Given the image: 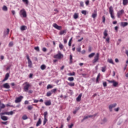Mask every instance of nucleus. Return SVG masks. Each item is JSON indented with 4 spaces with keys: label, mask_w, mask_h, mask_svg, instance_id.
<instances>
[{
    "label": "nucleus",
    "mask_w": 128,
    "mask_h": 128,
    "mask_svg": "<svg viewBox=\"0 0 128 128\" xmlns=\"http://www.w3.org/2000/svg\"><path fill=\"white\" fill-rule=\"evenodd\" d=\"M32 86V84L30 82H26L23 84V90L26 92H28L30 88Z\"/></svg>",
    "instance_id": "f257e3e1"
},
{
    "label": "nucleus",
    "mask_w": 128,
    "mask_h": 128,
    "mask_svg": "<svg viewBox=\"0 0 128 128\" xmlns=\"http://www.w3.org/2000/svg\"><path fill=\"white\" fill-rule=\"evenodd\" d=\"M109 12L110 16L112 20H116V17H114V8L112 6H110L109 8Z\"/></svg>",
    "instance_id": "f03ea898"
},
{
    "label": "nucleus",
    "mask_w": 128,
    "mask_h": 128,
    "mask_svg": "<svg viewBox=\"0 0 128 128\" xmlns=\"http://www.w3.org/2000/svg\"><path fill=\"white\" fill-rule=\"evenodd\" d=\"M62 58H64V54L60 52H58V54L54 56V58H56L57 60H62Z\"/></svg>",
    "instance_id": "7ed1b4c3"
},
{
    "label": "nucleus",
    "mask_w": 128,
    "mask_h": 128,
    "mask_svg": "<svg viewBox=\"0 0 128 128\" xmlns=\"http://www.w3.org/2000/svg\"><path fill=\"white\" fill-rule=\"evenodd\" d=\"M26 58L28 60V68H32V60L30 58V56L28 54L26 56Z\"/></svg>",
    "instance_id": "20e7f679"
},
{
    "label": "nucleus",
    "mask_w": 128,
    "mask_h": 128,
    "mask_svg": "<svg viewBox=\"0 0 128 128\" xmlns=\"http://www.w3.org/2000/svg\"><path fill=\"white\" fill-rule=\"evenodd\" d=\"M100 58V54L96 53V56L94 57V59L92 60L93 64H96V62H97L99 60Z\"/></svg>",
    "instance_id": "39448f33"
},
{
    "label": "nucleus",
    "mask_w": 128,
    "mask_h": 128,
    "mask_svg": "<svg viewBox=\"0 0 128 128\" xmlns=\"http://www.w3.org/2000/svg\"><path fill=\"white\" fill-rule=\"evenodd\" d=\"M107 82H108L110 84H113V86L116 88L118 84V82H116L114 80H107Z\"/></svg>",
    "instance_id": "423d86ee"
},
{
    "label": "nucleus",
    "mask_w": 128,
    "mask_h": 128,
    "mask_svg": "<svg viewBox=\"0 0 128 128\" xmlns=\"http://www.w3.org/2000/svg\"><path fill=\"white\" fill-rule=\"evenodd\" d=\"M20 16H22L23 18H26V12L24 9L20 10Z\"/></svg>",
    "instance_id": "0eeeda50"
},
{
    "label": "nucleus",
    "mask_w": 128,
    "mask_h": 128,
    "mask_svg": "<svg viewBox=\"0 0 128 128\" xmlns=\"http://www.w3.org/2000/svg\"><path fill=\"white\" fill-rule=\"evenodd\" d=\"M124 14V10H121L120 11H118L117 12V16L118 18H120V16H122Z\"/></svg>",
    "instance_id": "6e6552de"
},
{
    "label": "nucleus",
    "mask_w": 128,
    "mask_h": 128,
    "mask_svg": "<svg viewBox=\"0 0 128 128\" xmlns=\"http://www.w3.org/2000/svg\"><path fill=\"white\" fill-rule=\"evenodd\" d=\"M24 98V96H20L19 97H18L16 98L15 100L16 104H18V102H22V100Z\"/></svg>",
    "instance_id": "1a4fd4ad"
},
{
    "label": "nucleus",
    "mask_w": 128,
    "mask_h": 128,
    "mask_svg": "<svg viewBox=\"0 0 128 128\" xmlns=\"http://www.w3.org/2000/svg\"><path fill=\"white\" fill-rule=\"evenodd\" d=\"M53 26L54 28H56V30H62V26H58L56 24H54Z\"/></svg>",
    "instance_id": "9d476101"
},
{
    "label": "nucleus",
    "mask_w": 128,
    "mask_h": 128,
    "mask_svg": "<svg viewBox=\"0 0 128 128\" xmlns=\"http://www.w3.org/2000/svg\"><path fill=\"white\" fill-rule=\"evenodd\" d=\"M116 103L114 104L110 105L108 108H109V110H110V112H112L113 108H116Z\"/></svg>",
    "instance_id": "9b49d317"
},
{
    "label": "nucleus",
    "mask_w": 128,
    "mask_h": 128,
    "mask_svg": "<svg viewBox=\"0 0 128 128\" xmlns=\"http://www.w3.org/2000/svg\"><path fill=\"white\" fill-rule=\"evenodd\" d=\"M4 88H10V84H8V83H5L4 84H3L2 86Z\"/></svg>",
    "instance_id": "f8f14e48"
},
{
    "label": "nucleus",
    "mask_w": 128,
    "mask_h": 128,
    "mask_svg": "<svg viewBox=\"0 0 128 128\" xmlns=\"http://www.w3.org/2000/svg\"><path fill=\"white\" fill-rule=\"evenodd\" d=\"M9 78H10V74L7 73L6 74L4 79L2 80V82H6V80H8Z\"/></svg>",
    "instance_id": "ddd939ff"
},
{
    "label": "nucleus",
    "mask_w": 128,
    "mask_h": 128,
    "mask_svg": "<svg viewBox=\"0 0 128 128\" xmlns=\"http://www.w3.org/2000/svg\"><path fill=\"white\" fill-rule=\"evenodd\" d=\"M92 16L93 18H96V16H98V13L96 12V10H94V13L92 14Z\"/></svg>",
    "instance_id": "4468645a"
},
{
    "label": "nucleus",
    "mask_w": 128,
    "mask_h": 128,
    "mask_svg": "<svg viewBox=\"0 0 128 128\" xmlns=\"http://www.w3.org/2000/svg\"><path fill=\"white\" fill-rule=\"evenodd\" d=\"M108 122V118H104L102 120H101V124H106V122Z\"/></svg>",
    "instance_id": "2eb2a0df"
},
{
    "label": "nucleus",
    "mask_w": 128,
    "mask_h": 128,
    "mask_svg": "<svg viewBox=\"0 0 128 128\" xmlns=\"http://www.w3.org/2000/svg\"><path fill=\"white\" fill-rule=\"evenodd\" d=\"M44 104L46 106H50L52 104V102L50 100H48L44 102Z\"/></svg>",
    "instance_id": "dca6fc26"
},
{
    "label": "nucleus",
    "mask_w": 128,
    "mask_h": 128,
    "mask_svg": "<svg viewBox=\"0 0 128 128\" xmlns=\"http://www.w3.org/2000/svg\"><path fill=\"white\" fill-rule=\"evenodd\" d=\"M66 34V30H61L59 34H60V36H62V34Z\"/></svg>",
    "instance_id": "f3484780"
},
{
    "label": "nucleus",
    "mask_w": 128,
    "mask_h": 128,
    "mask_svg": "<svg viewBox=\"0 0 128 128\" xmlns=\"http://www.w3.org/2000/svg\"><path fill=\"white\" fill-rule=\"evenodd\" d=\"M40 124H42V120L40 118L36 124V126H38Z\"/></svg>",
    "instance_id": "a211bd4d"
},
{
    "label": "nucleus",
    "mask_w": 128,
    "mask_h": 128,
    "mask_svg": "<svg viewBox=\"0 0 128 128\" xmlns=\"http://www.w3.org/2000/svg\"><path fill=\"white\" fill-rule=\"evenodd\" d=\"M128 25V22H121V26L124 28V26H126Z\"/></svg>",
    "instance_id": "6ab92c4d"
},
{
    "label": "nucleus",
    "mask_w": 128,
    "mask_h": 128,
    "mask_svg": "<svg viewBox=\"0 0 128 128\" xmlns=\"http://www.w3.org/2000/svg\"><path fill=\"white\" fill-rule=\"evenodd\" d=\"M82 94H80L78 95V96L76 98V101L77 102H80L82 100Z\"/></svg>",
    "instance_id": "aec40b11"
},
{
    "label": "nucleus",
    "mask_w": 128,
    "mask_h": 128,
    "mask_svg": "<svg viewBox=\"0 0 128 128\" xmlns=\"http://www.w3.org/2000/svg\"><path fill=\"white\" fill-rule=\"evenodd\" d=\"M74 18L76 20V18H78V13H74L73 16Z\"/></svg>",
    "instance_id": "412c9836"
},
{
    "label": "nucleus",
    "mask_w": 128,
    "mask_h": 128,
    "mask_svg": "<svg viewBox=\"0 0 128 128\" xmlns=\"http://www.w3.org/2000/svg\"><path fill=\"white\" fill-rule=\"evenodd\" d=\"M95 54H96V53L92 52L88 56L90 58H94V56Z\"/></svg>",
    "instance_id": "4be33fe9"
},
{
    "label": "nucleus",
    "mask_w": 128,
    "mask_h": 128,
    "mask_svg": "<svg viewBox=\"0 0 128 128\" xmlns=\"http://www.w3.org/2000/svg\"><path fill=\"white\" fill-rule=\"evenodd\" d=\"M28 28L26 27V26H22L20 27V30H26Z\"/></svg>",
    "instance_id": "5701e85b"
},
{
    "label": "nucleus",
    "mask_w": 128,
    "mask_h": 128,
    "mask_svg": "<svg viewBox=\"0 0 128 128\" xmlns=\"http://www.w3.org/2000/svg\"><path fill=\"white\" fill-rule=\"evenodd\" d=\"M1 120H8V117H6V116H2Z\"/></svg>",
    "instance_id": "b1692460"
},
{
    "label": "nucleus",
    "mask_w": 128,
    "mask_h": 128,
    "mask_svg": "<svg viewBox=\"0 0 128 128\" xmlns=\"http://www.w3.org/2000/svg\"><path fill=\"white\" fill-rule=\"evenodd\" d=\"M52 91H49V92H47L46 96H52Z\"/></svg>",
    "instance_id": "393cba45"
},
{
    "label": "nucleus",
    "mask_w": 128,
    "mask_h": 128,
    "mask_svg": "<svg viewBox=\"0 0 128 128\" xmlns=\"http://www.w3.org/2000/svg\"><path fill=\"white\" fill-rule=\"evenodd\" d=\"M100 78V74H98L96 77V84H98V78Z\"/></svg>",
    "instance_id": "a878e982"
},
{
    "label": "nucleus",
    "mask_w": 128,
    "mask_h": 128,
    "mask_svg": "<svg viewBox=\"0 0 128 128\" xmlns=\"http://www.w3.org/2000/svg\"><path fill=\"white\" fill-rule=\"evenodd\" d=\"M40 68L42 70H44L46 68V66L44 64H42L40 66Z\"/></svg>",
    "instance_id": "bb28decb"
},
{
    "label": "nucleus",
    "mask_w": 128,
    "mask_h": 128,
    "mask_svg": "<svg viewBox=\"0 0 128 128\" xmlns=\"http://www.w3.org/2000/svg\"><path fill=\"white\" fill-rule=\"evenodd\" d=\"M123 6H126L128 4V0H122Z\"/></svg>",
    "instance_id": "cd10ccee"
},
{
    "label": "nucleus",
    "mask_w": 128,
    "mask_h": 128,
    "mask_svg": "<svg viewBox=\"0 0 128 128\" xmlns=\"http://www.w3.org/2000/svg\"><path fill=\"white\" fill-rule=\"evenodd\" d=\"M2 10L4 12H8V7H6V6H3V7L2 8Z\"/></svg>",
    "instance_id": "c85d7f7f"
},
{
    "label": "nucleus",
    "mask_w": 128,
    "mask_h": 128,
    "mask_svg": "<svg viewBox=\"0 0 128 128\" xmlns=\"http://www.w3.org/2000/svg\"><path fill=\"white\" fill-rule=\"evenodd\" d=\"M68 80H69V82H74V77H68Z\"/></svg>",
    "instance_id": "c756f323"
},
{
    "label": "nucleus",
    "mask_w": 128,
    "mask_h": 128,
    "mask_svg": "<svg viewBox=\"0 0 128 128\" xmlns=\"http://www.w3.org/2000/svg\"><path fill=\"white\" fill-rule=\"evenodd\" d=\"M70 64H72V54L70 56Z\"/></svg>",
    "instance_id": "7c9ffc66"
},
{
    "label": "nucleus",
    "mask_w": 128,
    "mask_h": 128,
    "mask_svg": "<svg viewBox=\"0 0 128 128\" xmlns=\"http://www.w3.org/2000/svg\"><path fill=\"white\" fill-rule=\"evenodd\" d=\"M68 84L70 86H74V82H68Z\"/></svg>",
    "instance_id": "2f4dec72"
},
{
    "label": "nucleus",
    "mask_w": 128,
    "mask_h": 128,
    "mask_svg": "<svg viewBox=\"0 0 128 128\" xmlns=\"http://www.w3.org/2000/svg\"><path fill=\"white\" fill-rule=\"evenodd\" d=\"M102 72H106V66L102 67Z\"/></svg>",
    "instance_id": "473e14b6"
},
{
    "label": "nucleus",
    "mask_w": 128,
    "mask_h": 128,
    "mask_svg": "<svg viewBox=\"0 0 128 128\" xmlns=\"http://www.w3.org/2000/svg\"><path fill=\"white\" fill-rule=\"evenodd\" d=\"M75 75H76V73L74 72H72V73L70 72L68 74V76H75Z\"/></svg>",
    "instance_id": "72a5a7b5"
},
{
    "label": "nucleus",
    "mask_w": 128,
    "mask_h": 128,
    "mask_svg": "<svg viewBox=\"0 0 128 128\" xmlns=\"http://www.w3.org/2000/svg\"><path fill=\"white\" fill-rule=\"evenodd\" d=\"M7 114L8 116H12V114H14V112L12 111H10V112H7Z\"/></svg>",
    "instance_id": "f704fd0d"
},
{
    "label": "nucleus",
    "mask_w": 128,
    "mask_h": 128,
    "mask_svg": "<svg viewBox=\"0 0 128 128\" xmlns=\"http://www.w3.org/2000/svg\"><path fill=\"white\" fill-rule=\"evenodd\" d=\"M6 108V106L4 105V104H1L0 106V108H1V110H2V108Z\"/></svg>",
    "instance_id": "c9c22d12"
},
{
    "label": "nucleus",
    "mask_w": 128,
    "mask_h": 128,
    "mask_svg": "<svg viewBox=\"0 0 128 128\" xmlns=\"http://www.w3.org/2000/svg\"><path fill=\"white\" fill-rule=\"evenodd\" d=\"M108 62H110V64H114V60H112V59H108Z\"/></svg>",
    "instance_id": "e433bc0d"
},
{
    "label": "nucleus",
    "mask_w": 128,
    "mask_h": 128,
    "mask_svg": "<svg viewBox=\"0 0 128 128\" xmlns=\"http://www.w3.org/2000/svg\"><path fill=\"white\" fill-rule=\"evenodd\" d=\"M47 122H48V119L46 118H44L43 125L44 126V124H46Z\"/></svg>",
    "instance_id": "4c0bfd02"
},
{
    "label": "nucleus",
    "mask_w": 128,
    "mask_h": 128,
    "mask_svg": "<svg viewBox=\"0 0 128 128\" xmlns=\"http://www.w3.org/2000/svg\"><path fill=\"white\" fill-rule=\"evenodd\" d=\"M47 90H50V88H52V86L50 84H48L46 87Z\"/></svg>",
    "instance_id": "58836bf2"
},
{
    "label": "nucleus",
    "mask_w": 128,
    "mask_h": 128,
    "mask_svg": "<svg viewBox=\"0 0 128 128\" xmlns=\"http://www.w3.org/2000/svg\"><path fill=\"white\" fill-rule=\"evenodd\" d=\"M14 46V42H10L9 43V44H8V46H9L10 48L12 46Z\"/></svg>",
    "instance_id": "ea45409f"
},
{
    "label": "nucleus",
    "mask_w": 128,
    "mask_h": 128,
    "mask_svg": "<svg viewBox=\"0 0 128 128\" xmlns=\"http://www.w3.org/2000/svg\"><path fill=\"white\" fill-rule=\"evenodd\" d=\"M104 36H108V31L105 30L104 32Z\"/></svg>",
    "instance_id": "a19ab883"
},
{
    "label": "nucleus",
    "mask_w": 128,
    "mask_h": 128,
    "mask_svg": "<svg viewBox=\"0 0 128 128\" xmlns=\"http://www.w3.org/2000/svg\"><path fill=\"white\" fill-rule=\"evenodd\" d=\"M28 110H32V108H34V107L32 106H28Z\"/></svg>",
    "instance_id": "79ce46f5"
},
{
    "label": "nucleus",
    "mask_w": 128,
    "mask_h": 128,
    "mask_svg": "<svg viewBox=\"0 0 128 128\" xmlns=\"http://www.w3.org/2000/svg\"><path fill=\"white\" fill-rule=\"evenodd\" d=\"M59 48H60V50H62V48H64V45H62V44H60Z\"/></svg>",
    "instance_id": "37998d69"
},
{
    "label": "nucleus",
    "mask_w": 128,
    "mask_h": 128,
    "mask_svg": "<svg viewBox=\"0 0 128 128\" xmlns=\"http://www.w3.org/2000/svg\"><path fill=\"white\" fill-rule=\"evenodd\" d=\"M22 118L24 120H28V116H26V115H24L22 117Z\"/></svg>",
    "instance_id": "c03bdc74"
},
{
    "label": "nucleus",
    "mask_w": 128,
    "mask_h": 128,
    "mask_svg": "<svg viewBox=\"0 0 128 128\" xmlns=\"http://www.w3.org/2000/svg\"><path fill=\"white\" fill-rule=\"evenodd\" d=\"M82 14H84V16H86V11L84 10H83L82 11Z\"/></svg>",
    "instance_id": "a18cd8bd"
},
{
    "label": "nucleus",
    "mask_w": 128,
    "mask_h": 128,
    "mask_svg": "<svg viewBox=\"0 0 128 128\" xmlns=\"http://www.w3.org/2000/svg\"><path fill=\"white\" fill-rule=\"evenodd\" d=\"M4 114H8V112H1L0 114V116H3Z\"/></svg>",
    "instance_id": "49530a36"
},
{
    "label": "nucleus",
    "mask_w": 128,
    "mask_h": 128,
    "mask_svg": "<svg viewBox=\"0 0 128 128\" xmlns=\"http://www.w3.org/2000/svg\"><path fill=\"white\" fill-rule=\"evenodd\" d=\"M102 22L104 24V22H106V16H102Z\"/></svg>",
    "instance_id": "de8ad7c7"
},
{
    "label": "nucleus",
    "mask_w": 128,
    "mask_h": 128,
    "mask_svg": "<svg viewBox=\"0 0 128 128\" xmlns=\"http://www.w3.org/2000/svg\"><path fill=\"white\" fill-rule=\"evenodd\" d=\"M23 2H25L26 4H28V0H22Z\"/></svg>",
    "instance_id": "09e8293b"
},
{
    "label": "nucleus",
    "mask_w": 128,
    "mask_h": 128,
    "mask_svg": "<svg viewBox=\"0 0 128 128\" xmlns=\"http://www.w3.org/2000/svg\"><path fill=\"white\" fill-rule=\"evenodd\" d=\"M51 92H54V94H56V88H54L51 90Z\"/></svg>",
    "instance_id": "8fccbe9b"
},
{
    "label": "nucleus",
    "mask_w": 128,
    "mask_h": 128,
    "mask_svg": "<svg viewBox=\"0 0 128 128\" xmlns=\"http://www.w3.org/2000/svg\"><path fill=\"white\" fill-rule=\"evenodd\" d=\"M34 50L37 52H40V48L38 46L34 47Z\"/></svg>",
    "instance_id": "3c124183"
},
{
    "label": "nucleus",
    "mask_w": 128,
    "mask_h": 128,
    "mask_svg": "<svg viewBox=\"0 0 128 128\" xmlns=\"http://www.w3.org/2000/svg\"><path fill=\"white\" fill-rule=\"evenodd\" d=\"M44 118H46V116H48V112H44Z\"/></svg>",
    "instance_id": "603ef678"
},
{
    "label": "nucleus",
    "mask_w": 128,
    "mask_h": 128,
    "mask_svg": "<svg viewBox=\"0 0 128 128\" xmlns=\"http://www.w3.org/2000/svg\"><path fill=\"white\" fill-rule=\"evenodd\" d=\"M85 4L86 6H88V4H90V1L88 0H86L85 2Z\"/></svg>",
    "instance_id": "864d4df0"
},
{
    "label": "nucleus",
    "mask_w": 128,
    "mask_h": 128,
    "mask_svg": "<svg viewBox=\"0 0 128 128\" xmlns=\"http://www.w3.org/2000/svg\"><path fill=\"white\" fill-rule=\"evenodd\" d=\"M33 100H34V104H36V103H38L39 102L38 100H34V99Z\"/></svg>",
    "instance_id": "5fc2aeb1"
},
{
    "label": "nucleus",
    "mask_w": 128,
    "mask_h": 128,
    "mask_svg": "<svg viewBox=\"0 0 128 128\" xmlns=\"http://www.w3.org/2000/svg\"><path fill=\"white\" fill-rule=\"evenodd\" d=\"M106 86H107V84H106V82H103V86L104 87V88H106Z\"/></svg>",
    "instance_id": "6e6d98bb"
},
{
    "label": "nucleus",
    "mask_w": 128,
    "mask_h": 128,
    "mask_svg": "<svg viewBox=\"0 0 128 128\" xmlns=\"http://www.w3.org/2000/svg\"><path fill=\"white\" fill-rule=\"evenodd\" d=\"M68 128H72V126H74V124H72L70 125H68Z\"/></svg>",
    "instance_id": "4d7b16f0"
},
{
    "label": "nucleus",
    "mask_w": 128,
    "mask_h": 128,
    "mask_svg": "<svg viewBox=\"0 0 128 128\" xmlns=\"http://www.w3.org/2000/svg\"><path fill=\"white\" fill-rule=\"evenodd\" d=\"M106 42H107L108 44H110V38H106Z\"/></svg>",
    "instance_id": "13d9d810"
},
{
    "label": "nucleus",
    "mask_w": 128,
    "mask_h": 128,
    "mask_svg": "<svg viewBox=\"0 0 128 128\" xmlns=\"http://www.w3.org/2000/svg\"><path fill=\"white\" fill-rule=\"evenodd\" d=\"M42 50L44 52H46V48H43L42 49Z\"/></svg>",
    "instance_id": "bf43d9fd"
},
{
    "label": "nucleus",
    "mask_w": 128,
    "mask_h": 128,
    "mask_svg": "<svg viewBox=\"0 0 128 128\" xmlns=\"http://www.w3.org/2000/svg\"><path fill=\"white\" fill-rule=\"evenodd\" d=\"M80 6H84V2H80Z\"/></svg>",
    "instance_id": "052dcab7"
},
{
    "label": "nucleus",
    "mask_w": 128,
    "mask_h": 128,
    "mask_svg": "<svg viewBox=\"0 0 128 128\" xmlns=\"http://www.w3.org/2000/svg\"><path fill=\"white\" fill-rule=\"evenodd\" d=\"M64 44H66V42H68V40L66 38L64 39Z\"/></svg>",
    "instance_id": "680f3d73"
},
{
    "label": "nucleus",
    "mask_w": 128,
    "mask_h": 128,
    "mask_svg": "<svg viewBox=\"0 0 128 128\" xmlns=\"http://www.w3.org/2000/svg\"><path fill=\"white\" fill-rule=\"evenodd\" d=\"M6 106H10V108H12V105H10V104H7Z\"/></svg>",
    "instance_id": "e2e57ef3"
},
{
    "label": "nucleus",
    "mask_w": 128,
    "mask_h": 128,
    "mask_svg": "<svg viewBox=\"0 0 128 128\" xmlns=\"http://www.w3.org/2000/svg\"><path fill=\"white\" fill-rule=\"evenodd\" d=\"M80 47H79L77 48V51H78L79 52H80Z\"/></svg>",
    "instance_id": "0e129e2a"
},
{
    "label": "nucleus",
    "mask_w": 128,
    "mask_h": 128,
    "mask_svg": "<svg viewBox=\"0 0 128 128\" xmlns=\"http://www.w3.org/2000/svg\"><path fill=\"white\" fill-rule=\"evenodd\" d=\"M70 120V116H69L68 118H67V120L68 122V120Z\"/></svg>",
    "instance_id": "69168bd1"
},
{
    "label": "nucleus",
    "mask_w": 128,
    "mask_h": 128,
    "mask_svg": "<svg viewBox=\"0 0 128 128\" xmlns=\"http://www.w3.org/2000/svg\"><path fill=\"white\" fill-rule=\"evenodd\" d=\"M87 118H88V116H84V120H87Z\"/></svg>",
    "instance_id": "338daca9"
},
{
    "label": "nucleus",
    "mask_w": 128,
    "mask_h": 128,
    "mask_svg": "<svg viewBox=\"0 0 128 128\" xmlns=\"http://www.w3.org/2000/svg\"><path fill=\"white\" fill-rule=\"evenodd\" d=\"M24 104H28V101L26 100L24 102Z\"/></svg>",
    "instance_id": "774afa93"
}]
</instances>
